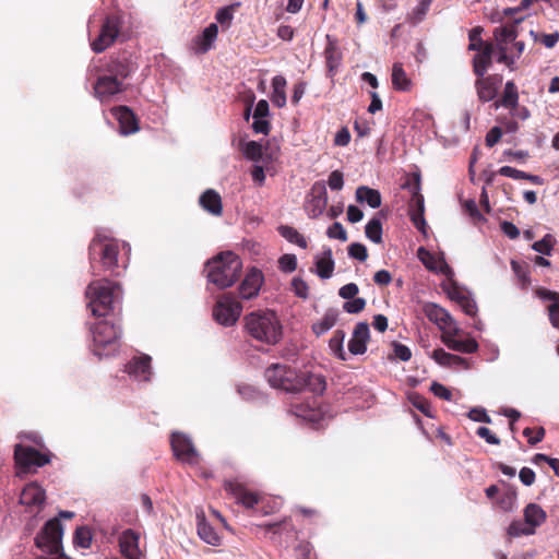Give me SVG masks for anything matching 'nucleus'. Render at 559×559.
Masks as SVG:
<instances>
[{"label": "nucleus", "mask_w": 559, "mask_h": 559, "mask_svg": "<svg viewBox=\"0 0 559 559\" xmlns=\"http://www.w3.org/2000/svg\"><path fill=\"white\" fill-rule=\"evenodd\" d=\"M119 243L116 239L97 234L88 246V259L92 274L99 275V270L120 275L118 255Z\"/></svg>", "instance_id": "nucleus-1"}, {"label": "nucleus", "mask_w": 559, "mask_h": 559, "mask_svg": "<svg viewBox=\"0 0 559 559\" xmlns=\"http://www.w3.org/2000/svg\"><path fill=\"white\" fill-rule=\"evenodd\" d=\"M245 329L252 338L274 345L282 337V325L274 311L258 310L245 317Z\"/></svg>", "instance_id": "nucleus-2"}, {"label": "nucleus", "mask_w": 559, "mask_h": 559, "mask_svg": "<svg viewBox=\"0 0 559 559\" xmlns=\"http://www.w3.org/2000/svg\"><path fill=\"white\" fill-rule=\"evenodd\" d=\"M242 269L240 259L233 252H222L205 264L210 283L221 289L230 287L239 278Z\"/></svg>", "instance_id": "nucleus-3"}, {"label": "nucleus", "mask_w": 559, "mask_h": 559, "mask_svg": "<svg viewBox=\"0 0 559 559\" xmlns=\"http://www.w3.org/2000/svg\"><path fill=\"white\" fill-rule=\"evenodd\" d=\"M85 295L93 316L105 317L114 309V304L120 299L121 286L106 278L96 280L87 285Z\"/></svg>", "instance_id": "nucleus-4"}, {"label": "nucleus", "mask_w": 559, "mask_h": 559, "mask_svg": "<svg viewBox=\"0 0 559 559\" xmlns=\"http://www.w3.org/2000/svg\"><path fill=\"white\" fill-rule=\"evenodd\" d=\"M298 374L295 369L283 364H272L264 371V377L272 388L289 393L300 392L301 382Z\"/></svg>", "instance_id": "nucleus-5"}, {"label": "nucleus", "mask_w": 559, "mask_h": 559, "mask_svg": "<svg viewBox=\"0 0 559 559\" xmlns=\"http://www.w3.org/2000/svg\"><path fill=\"white\" fill-rule=\"evenodd\" d=\"M122 23L121 14L112 13L107 15L98 36L91 43L92 50L100 53L110 47L120 34Z\"/></svg>", "instance_id": "nucleus-6"}, {"label": "nucleus", "mask_w": 559, "mask_h": 559, "mask_svg": "<svg viewBox=\"0 0 559 559\" xmlns=\"http://www.w3.org/2000/svg\"><path fill=\"white\" fill-rule=\"evenodd\" d=\"M241 312L242 305L230 294L222 295L213 308L215 321L225 326L234 325Z\"/></svg>", "instance_id": "nucleus-7"}, {"label": "nucleus", "mask_w": 559, "mask_h": 559, "mask_svg": "<svg viewBox=\"0 0 559 559\" xmlns=\"http://www.w3.org/2000/svg\"><path fill=\"white\" fill-rule=\"evenodd\" d=\"M93 342L95 350L100 355V349L115 345L121 335L119 324L108 320H100L92 329Z\"/></svg>", "instance_id": "nucleus-8"}, {"label": "nucleus", "mask_w": 559, "mask_h": 559, "mask_svg": "<svg viewBox=\"0 0 559 559\" xmlns=\"http://www.w3.org/2000/svg\"><path fill=\"white\" fill-rule=\"evenodd\" d=\"M545 520L546 512L538 504L530 503L524 509V523L519 521L511 523L510 534L515 536L533 534Z\"/></svg>", "instance_id": "nucleus-9"}, {"label": "nucleus", "mask_w": 559, "mask_h": 559, "mask_svg": "<svg viewBox=\"0 0 559 559\" xmlns=\"http://www.w3.org/2000/svg\"><path fill=\"white\" fill-rule=\"evenodd\" d=\"M14 461L16 466L23 471H29L31 467H43L50 463V452H39L33 447L15 444L14 447Z\"/></svg>", "instance_id": "nucleus-10"}, {"label": "nucleus", "mask_w": 559, "mask_h": 559, "mask_svg": "<svg viewBox=\"0 0 559 559\" xmlns=\"http://www.w3.org/2000/svg\"><path fill=\"white\" fill-rule=\"evenodd\" d=\"M138 69V64L134 61L131 53L122 52L117 57H111L105 66V71L116 76L118 80L128 79Z\"/></svg>", "instance_id": "nucleus-11"}, {"label": "nucleus", "mask_w": 559, "mask_h": 559, "mask_svg": "<svg viewBox=\"0 0 559 559\" xmlns=\"http://www.w3.org/2000/svg\"><path fill=\"white\" fill-rule=\"evenodd\" d=\"M328 204V192L324 182L317 181L311 187L310 193L306 201V212L310 218L319 217L325 210Z\"/></svg>", "instance_id": "nucleus-12"}, {"label": "nucleus", "mask_w": 559, "mask_h": 559, "mask_svg": "<svg viewBox=\"0 0 559 559\" xmlns=\"http://www.w3.org/2000/svg\"><path fill=\"white\" fill-rule=\"evenodd\" d=\"M171 449L176 457L185 463H198V452L191 440L181 432H174L170 440Z\"/></svg>", "instance_id": "nucleus-13"}, {"label": "nucleus", "mask_w": 559, "mask_h": 559, "mask_svg": "<svg viewBox=\"0 0 559 559\" xmlns=\"http://www.w3.org/2000/svg\"><path fill=\"white\" fill-rule=\"evenodd\" d=\"M460 333V329L456 326L451 328V330L444 331L442 335L443 344L451 350L460 352L464 354H472L477 352L478 343L475 338H466V340H457L455 336Z\"/></svg>", "instance_id": "nucleus-14"}, {"label": "nucleus", "mask_w": 559, "mask_h": 559, "mask_svg": "<svg viewBox=\"0 0 559 559\" xmlns=\"http://www.w3.org/2000/svg\"><path fill=\"white\" fill-rule=\"evenodd\" d=\"M124 90V83L108 73L99 75L94 84L95 95L102 100L122 93Z\"/></svg>", "instance_id": "nucleus-15"}, {"label": "nucleus", "mask_w": 559, "mask_h": 559, "mask_svg": "<svg viewBox=\"0 0 559 559\" xmlns=\"http://www.w3.org/2000/svg\"><path fill=\"white\" fill-rule=\"evenodd\" d=\"M501 82L502 78L499 74L477 76L475 88L478 99L481 103H488L492 100L497 96Z\"/></svg>", "instance_id": "nucleus-16"}, {"label": "nucleus", "mask_w": 559, "mask_h": 559, "mask_svg": "<svg viewBox=\"0 0 559 559\" xmlns=\"http://www.w3.org/2000/svg\"><path fill=\"white\" fill-rule=\"evenodd\" d=\"M224 488L238 503L247 509H251L259 503L260 499L258 493L249 490L240 483L227 480L224 483Z\"/></svg>", "instance_id": "nucleus-17"}, {"label": "nucleus", "mask_w": 559, "mask_h": 559, "mask_svg": "<svg viewBox=\"0 0 559 559\" xmlns=\"http://www.w3.org/2000/svg\"><path fill=\"white\" fill-rule=\"evenodd\" d=\"M423 313L427 319L439 326L441 330H451L455 325L454 319L441 306L433 302H425L423 305Z\"/></svg>", "instance_id": "nucleus-18"}, {"label": "nucleus", "mask_w": 559, "mask_h": 559, "mask_svg": "<svg viewBox=\"0 0 559 559\" xmlns=\"http://www.w3.org/2000/svg\"><path fill=\"white\" fill-rule=\"evenodd\" d=\"M139 542V533L131 528L123 531L118 538L120 554L126 559H141L142 551L140 550Z\"/></svg>", "instance_id": "nucleus-19"}, {"label": "nucleus", "mask_w": 559, "mask_h": 559, "mask_svg": "<svg viewBox=\"0 0 559 559\" xmlns=\"http://www.w3.org/2000/svg\"><path fill=\"white\" fill-rule=\"evenodd\" d=\"M264 282L263 273L252 267L239 286V295L242 299H251L259 295L261 286Z\"/></svg>", "instance_id": "nucleus-20"}, {"label": "nucleus", "mask_w": 559, "mask_h": 559, "mask_svg": "<svg viewBox=\"0 0 559 559\" xmlns=\"http://www.w3.org/2000/svg\"><path fill=\"white\" fill-rule=\"evenodd\" d=\"M111 114L119 122L120 132L124 135L139 131V120L134 112L127 106H118L111 109Z\"/></svg>", "instance_id": "nucleus-21"}, {"label": "nucleus", "mask_w": 559, "mask_h": 559, "mask_svg": "<svg viewBox=\"0 0 559 559\" xmlns=\"http://www.w3.org/2000/svg\"><path fill=\"white\" fill-rule=\"evenodd\" d=\"M370 338V330L367 322L356 324L353 335L348 342V350L353 355H362L367 350V343Z\"/></svg>", "instance_id": "nucleus-22"}, {"label": "nucleus", "mask_w": 559, "mask_h": 559, "mask_svg": "<svg viewBox=\"0 0 559 559\" xmlns=\"http://www.w3.org/2000/svg\"><path fill=\"white\" fill-rule=\"evenodd\" d=\"M152 358L148 355L132 358L126 366V371L139 381H150L152 374Z\"/></svg>", "instance_id": "nucleus-23"}, {"label": "nucleus", "mask_w": 559, "mask_h": 559, "mask_svg": "<svg viewBox=\"0 0 559 559\" xmlns=\"http://www.w3.org/2000/svg\"><path fill=\"white\" fill-rule=\"evenodd\" d=\"M522 20L523 19H515L510 23L495 28L493 38L497 43V47H508L509 43H513L518 38V26Z\"/></svg>", "instance_id": "nucleus-24"}, {"label": "nucleus", "mask_w": 559, "mask_h": 559, "mask_svg": "<svg viewBox=\"0 0 559 559\" xmlns=\"http://www.w3.org/2000/svg\"><path fill=\"white\" fill-rule=\"evenodd\" d=\"M324 58L328 71L331 76L335 74L337 71L341 61H342V52L337 47V39L333 38L331 35H326V46L324 49Z\"/></svg>", "instance_id": "nucleus-25"}, {"label": "nucleus", "mask_w": 559, "mask_h": 559, "mask_svg": "<svg viewBox=\"0 0 559 559\" xmlns=\"http://www.w3.org/2000/svg\"><path fill=\"white\" fill-rule=\"evenodd\" d=\"M45 490L36 483L26 485L21 493L20 501L27 507H41L45 502Z\"/></svg>", "instance_id": "nucleus-26"}, {"label": "nucleus", "mask_w": 559, "mask_h": 559, "mask_svg": "<svg viewBox=\"0 0 559 559\" xmlns=\"http://www.w3.org/2000/svg\"><path fill=\"white\" fill-rule=\"evenodd\" d=\"M495 46L486 45L485 48L476 50L477 53L473 58V72L476 76H483L492 63Z\"/></svg>", "instance_id": "nucleus-27"}, {"label": "nucleus", "mask_w": 559, "mask_h": 559, "mask_svg": "<svg viewBox=\"0 0 559 559\" xmlns=\"http://www.w3.org/2000/svg\"><path fill=\"white\" fill-rule=\"evenodd\" d=\"M298 380L301 382L300 392L308 389L314 394H322L326 389L325 378L321 374L299 372Z\"/></svg>", "instance_id": "nucleus-28"}, {"label": "nucleus", "mask_w": 559, "mask_h": 559, "mask_svg": "<svg viewBox=\"0 0 559 559\" xmlns=\"http://www.w3.org/2000/svg\"><path fill=\"white\" fill-rule=\"evenodd\" d=\"M218 34V27L215 23L210 24L207 27L204 28L202 34L197 36L194 39L195 45V51L198 53H205L207 52L215 41Z\"/></svg>", "instance_id": "nucleus-29"}, {"label": "nucleus", "mask_w": 559, "mask_h": 559, "mask_svg": "<svg viewBox=\"0 0 559 559\" xmlns=\"http://www.w3.org/2000/svg\"><path fill=\"white\" fill-rule=\"evenodd\" d=\"M200 205L212 215L219 216L223 213L221 195L213 189L205 190L200 197Z\"/></svg>", "instance_id": "nucleus-30"}, {"label": "nucleus", "mask_w": 559, "mask_h": 559, "mask_svg": "<svg viewBox=\"0 0 559 559\" xmlns=\"http://www.w3.org/2000/svg\"><path fill=\"white\" fill-rule=\"evenodd\" d=\"M392 86L400 92H409L413 87V82L405 72L403 64L395 62L392 67Z\"/></svg>", "instance_id": "nucleus-31"}, {"label": "nucleus", "mask_w": 559, "mask_h": 559, "mask_svg": "<svg viewBox=\"0 0 559 559\" xmlns=\"http://www.w3.org/2000/svg\"><path fill=\"white\" fill-rule=\"evenodd\" d=\"M287 81L283 75H276L272 80V95L271 100L274 106L283 108L286 105V88Z\"/></svg>", "instance_id": "nucleus-32"}, {"label": "nucleus", "mask_w": 559, "mask_h": 559, "mask_svg": "<svg viewBox=\"0 0 559 559\" xmlns=\"http://www.w3.org/2000/svg\"><path fill=\"white\" fill-rule=\"evenodd\" d=\"M317 274L321 278H330L334 271L332 250L325 249L320 258L316 260Z\"/></svg>", "instance_id": "nucleus-33"}, {"label": "nucleus", "mask_w": 559, "mask_h": 559, "mask_svg": "<svg viewBox=\"0 0 559 559\" xmlns=\"http://www.w3.org/2000/svg\"><path fill=\"white\" fill-rule=\"evenodd\" d=\"M338 320V311L336 309H328L320 321L312 324V331L320 336L332 329Z\"/></svg>", "instance_id": "nucleus-34"}, {"label": "nucleus", "mask_w": 559, "mask_h": 559, "mask_svg": "<svg viewBox=\"0 0 559 559\" xmlns=\"http://www.w3.org/2000/svg\"><path fill=\"white\" fill-rule=\"evenodd\" d=\"M519 93L518 87L513 81H508L504 85V91L500 102L495 103V107L503 106L504 108L514 109L518 107Z\"/></svg>", "instance_id": "nucleus-35"}, {"label": "nucleus", "mask_w": 559, "mask_h": 559, "mask_svg": "<svg viewBox=\"0 0 559 559\" xmlns=\"http://www.w3.org/2000/svg\"><path fill=\"white\" fill-rule=\"evenodd\" d=\"M356 199L358 202H366L372 209H378L381 205L380 192L366 186L357 188Z\"/></svg>", "instance_id": "nucleus-36"}, {"label": "nucleus", "mask_w": 559, "mask_h": 559, "mask_svg": "<svg viewBox=\"0 0 559 559\" xmlns=\"http://www.w3.org/2000/svg\"><path fill=\"white\" fill-rule=\"evenodd\" d=\"M198 535L202 540H204L209 545H219L221 537L204 519L199 520L198 522Z\"/></svg>", "instance_id": "nucleus-37"}, {"label": "nucleus", "mask_w": 559, "mask_h": 559, "mask_svg": "<svg viewBox=\"0 0 559 559\" xmlns=\"http://www.w3.org/2000/svg\"><path fill=\"white\" fill-rule=\"evenodd\" d=\"M277 230L278 234L287 241L295 243L302 249L308 247L306 238L296 228L288 225H281Z\"/></svg>", "instance_id": "nucleus-38"}, {"label": "nucleus", "mask_w": 559, "mask_h": 559, "mask_svg": "<svg viewBox=\"0 0 559 559\" xmlns=\"http://www.w3.org/2000/svg\"><path fill=\"white\" fill-rule=\"evenodd\" d=\"M345 332L336 330L329 341L331 352L341 360H346V353L344 350Z\"/></svg>", "instance_id": "nucleus-39"}, {"label": "nucleus", "mask_w": 559, "mask_h": 559, "mask_svg": "<svg viewBox=\"0 0 559 559\" xmlns=\"http://www.w3.org/2000/svg\"><path fill=\"white\" fill-rule=\"evenodd\" d=\"M365 233L368 239L374 243L382 241V223L378 217H373L368 222L365 228Z\"/></svg>", "instance_id": "nucleus-40"}, {"label": "nucleus", "mask_w": 559, "mask_h": 559, "mask_svg": "<svg viewBox=\"0 0 559 559\" xmlns=\"http://www.w3.org/2000/svg\"><path fill=\"white\" fill-rule=\"evenodd\" d=\"M511 267L514 274L516 275L519 282L522 287L525 288L531 284V277L528 272V265L526 263H521L515 260L511 261Z\"/></svg>", "instance_id": "nucleus-41"}, {"label": "nucleus", "mask_w": 559, "mask_h": 559, "mask_svg": "<svg viewBox=\"0 0 559 559\" xmlns=\"http://www.w3.org/2000/svg\"><path fill=\"white\" fill-rule=\"evenodd\" d=\"M403 189H406L411 193V198H415L421 194V179L419 173H413L406 177L405 182L402 185Z\"/></svg>", "instance_id": "nucleus-42"}, {"label": "nucleus", "mask_w": 559, "mask_h": 559, "mask_svg": "<svg viewBox=\"0 0 559 559\" xmlns=\"http://www.w3.org/2000/svg\"><path fill=\"white\" fill-rule=\"evenodd\" d=\"M481 33H483V27H480V26H476L469 31V33H468V39H469L468 50H478V49L485 48L486 45H493L490 41L483 40Z\"/></svg>", "instance_id": "nucleus-43"}, {"label": "nucleus", "mask_w": 559, "mask_h": 559, "mask_svg": "<svg viewBox=\"0 0 559 559\" xmlns=\"http://www.w3.org/2000/svg\"><path fill=\"white\" fill-rule=\"evenodd\" d=\"M73 543L82 548H90L92 544V533L88 527L81 526L75 530Z\"/></svg>", "instance_id": "nucleus-44"}, {"label": "nucleus", "mask_w": 559, "mask_h": 559, "mask_svg": "<svg viewBox=\"0 0 559 559\" xmlns=\"http://www.w3.org/2000/svg\"><path fill=\"white\" fill-rule=\"evenodd\" d=\"M453 299L457 301L462 310L469 317H474L477 312V305L474 299L465 294H457L453 296Z\"/></svg>", "instance_id": "nucleus-45"}, {"label": "nucleus", "mask_w": 559, "mask_h": 559, "mask_svg": "<svg viewBox=\"0 0 559 559\" xmlns=\"http://www.w3.org/2000/svg\"><path fill=\"white\" fill-rule=\"evenodd\" d=\"M534 41L543 44L547 48H552L559 41V32L551 34L538 33L531 31Z\"/></svg>", "instance_id": "nucleus-46"}, {"label": "nucleus", "mask_w": 559, "mask_h": 559, "mask_svg": "<svg viewBox=\"0 0 559 559\" xmlns=\"http://www.w3.org/2000/svg\"><path fill=\"white\" fill-rule=\"evenodd\" d=\"M242 153L246 158L252 162H259L262 158V145L257 141H249L245 144Z\"/></svg>", "instance_id": "nucleus-47"}, {"label": "nucleus", "mask_w": 559, "mask_h": 559, "mask_svg": "<svg viewBox=\"0 0 559 559\" xmlns=\"http://www.w3.org/2000/svg\"><path fill=\"white\" fill-rule=\"evenodd\" d=\"M431 4V0H421L416 8L412 11L408 16V20L412 24L416 25L421 22L427 14L429 7Z\"/></svg>", "instance_id": "nucleus-48"}, {"label": "nucleus", "mask_w": 559, "mask_h": 559, "mask_svg": "<svg viewBox=\"0 0 559 559\" xmlns=\"http://www.w3.org/2000/svg\"><path fill=\"white\" fill-rule=\"evenodd\" d=\"M555 239L550 234H546L540 240L535 241L532 245L533 250L543 253L545 255H550L554 248Z\"/></svg>", "instance_id": "nucleus-49"}, {"label": "nucleus", "mask_w": 559, "mask_h": 559, "mask_svg": "<svg viewBox=\"0 0 559 559\" xmlns=\"http://www.w3.org/2000/svg\"><path fill=\"white\" fill-rule=\"evenodd\" d=\"M409 401L413 404V406L420 411L424 415H426L427 417H433L431 413V405L427 399L419 394H413L411 395Z\"/></svg>", "instance_id": "nucleus-50"}, {"label": "nucleus", "mask_w": 559, "mask_h": 559, "mask_svg": "<svg viewBox=\"0 0 559 559\" xmlns=\"http://www.w3.org/2000/svg\"><path fill=\"white\" fill-rule=\"evenodd\" d=\"M366 307V300L360 297L348 299L343 304V309L347 313H360Z\"/></svg>", "instance_id": "nucleus-51"}, {"label": "nucleus", "mask_w": 559, "mask_h": 559, "mask_svg": "<svg viewBox=\"0 0 559 559\" xmlns=\"http://www.w3.org/2000/svg\"><path fill=\"white\" fill-rule=\"evenodd\" d=\"M278 267L285 273H292L297 269V258L295 254H283L278 259Z\"/></svg>", "instance_id": "nucleus-52"}, {"label": "nucleus", "mask_w": 559, "mask_h": 559, "mask_svg": "<svg viewBox=\"0 0 559 559\" xmlns=\"http://www.w3.org/2000/svg\"><path fill=\"white\" fill-rule=\"evenodd\" d=\"M497 49L499 52L497 61L499 63L506 64L511 71H514L516 69L515 57L512 53L508 52L509 48L500 46L497 47Z\"/></svg>", "instance_id": "nucleus-53"}, {"label": "nucleus", "mask_w": 559, "mask_h": 559, "mask_svg": "<svg viewBox=\"0 0 559 559\" xmlns=\"http://www.w3.org/2000/svg\"><path fill=\"white\" fill-rule=\"evenodd\" d=\"M523 435L527 438V442L532 445L540 442L545 437V429L543 427L538 428H525L523 430Z\"/></svg>", "instance_id": "nucleus-54"}, {"label": "nucleus", "mask_w": 559, "mask_h": 559, "mask_svg": "<svg viewBox=\"0 0 559 559\" xmlns=\"http://www.w3.org/2000/svg\"><path fill=\"white\" fill-rule=\"evenodd\" d=\"M292 289L299 298L307 299L309 296V286L300 277H294L292 281Z\"/></svg>", "instance_id": "nucleus-55"}, {"label": "nucleus", "mask_w": 559, "mask_h": 559, "mask_svg": "<svg viewBox=\"0 0 559 559\" xmlns=\"http://www.w3.org/2000/svg\"><path fill=\"white\" fill-rule=\"evenodd\" d=\"M348 254L353 259H357L361 262L366 261L368 258V251L367 248L359 242H353L348 247Z\"/></svg>", "instance_id": "nucleus-56"}, {"label": "nucleus", "mask_w": 559, "mask_h": 559, "mask_svg": "<svg viewBox=\"0 0 559 559\" xmlns=\"http://www.w3.org/2000/svg\"><path fill=\"white\" fill-rule=\"evenodd\" d=\"M326 235H328L329 238H332V239H338L341 241H346L347 240V233L344 229V227L342 226V224L338 223V222L333 223L328 228Z\"/></svg>", "instance_id": "nucleus-57"}, {"label": "nucleus", "mask_w": 559, "mask_h": 559, "mask_svg": "<svg viewBox=\"0 0 559 559\" xmlns=\"http://www.w3.org/2000/svg\"><path fill=\"white\" fill-rule=\"evenodd\" d=\"M431 357L439 365L443 367H451V359H453V354L445 352L443 348H437L432 352Z\"/></svg>", "instance_id": "nucleus-58"}, {"label": "nucleus", "mask_w": 559, "mask_h": 559, "mask_svg": "<svg viewBox=\"0 0 559 559\" xmlns=\"http://www.w3.org/2000/svg\"><path fill=\"white\" fill-rule=\"evenodd\" d=\"M467 417L474 421H478V423H485V424H490L491 423V418L490 416L487 414L486 409L483 408V407H474L472 408L468 414H467Z\"/></svg>", "instance_id": "nucleus-59"}, {"label": "nucleus", "mask_w": 559, "mask_h": 559, "mask_svg": "<svg viewBox=\"0 0 559 559\" xmlns=\"http://www.w3.org/2000/svg\"><path fill=\"white\" fill-rule=\"evenodd\" d=\"M498 174L516 180H526L527 173L513 168L511 166H502Z\"/></svg>", "instance_id": "nucleus-60"}, {"label": "nucleus", "mask_w": 559, "mask_h": 559, "mask_svg": "<svg viewBox=\"0 0 559 559\" xmlns=\"http://www.w3.org/2000/svg\"><path fill=\"white\" fill-rule=\"evenodd\" d=\"M431 392L441 400L451 401L452 392L439 382H432L430 386Z\"/></svg>", "instance_id": "nucleus-61"}, {"label": "nucleus", "mask_w": 559, "mask_h": 559, "mask_svg": "<svg viewBox=\"0 0 559 559\" xmlns=\"http://www.w3.org/2000/svg\"><path fill=\"white\" fill-rule=\"evenodd\" d=\"M476 435L489 444L499 445L500 439L491 432V430L487 427H478L476 430Z\"/></svg>", "instance_id": "nucleus-62"}, {"label": "nucleus", "mask_w": 559, "mask_h": 559, "mask_svg": "<svg viewBox=\"0 0 559 559\" xmlns=\"http://www.w3.org/2000/svg\"><path fill=\"white\" fill-rule=\"evenodd\" d=\"M358 292H359V288H358L357 284L348 283L340 288L338 295L343 299L348 300V299L355 298L356 295L358 294Z\"/></svg>", "instance_id": "nucleus-63"}, {"label": "nucleus", "mask_w": 559, "mask_h": 559, "mask_svg": "<svg viewBox=\"0 0 559 559\" xmlns=\"http://www.w3.org/2000/svg\"><path fill=\"white\" fill-rule=\"evenodd\" d=\"M548 316L551 325L559 329V302H552L548 306Z\"/></svg>", "instance_id": "nucleus-64"}]
</instances>
